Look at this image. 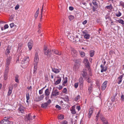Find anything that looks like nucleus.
Wrapping results in <instances>:
<instances>
[{"label": "nucleus", "mask_w": 124, "mask_h": 124, "mask_svg": "<svg viewBox=\"0 0 124 124\" xmlns=\"http://www.w3.org/2000/svg\"><path fill=\"white\" fill-rule=\"evenodd\" d=\"M29 61V57H25L22 60L21 62L22 66L23 68H25L27 66Z\"/></svg>", "instance_id": "1"}, {"label": "nucleus", "mask_w": 124, "mask_h": 124, "mask_svg": "<svg viewBox=\"0 0 124 124\" xmlns=\"http://www.w3.org/2000/svg\"><path fill=\"white\" fill-rule=\"evenodd\" d=\"M11 117L8 116L6 117H4V119L2 120L0 122L1 124H9L10 119Z\"/></svg>", "instance_id": "2"}, {"label": "nucleus", "mask_w": 124, "mask_h": 124, "mask_svg": "<svg viewBox=\"0 0 124 124\" xmlns=\"http://www.w3.org/2000/svg\"><path fill=\"white\" fill-rule=\"evenodd\" d=\"M106 63V62L105 61H104L103 64H101L100 66V67L101 68V72L102 73L104 71H106L107 70V66H104Z\"/></svg>", "instance_id": "3"}, {"label": "nucleus", "mask_w": 124, "mask_h": 124, "mask_svg": "<svg viewBox=\"0 0 124 124\" xmlns=\"http://www.w3.org/2000/svg\"><path fill=\"white\" fill-rule=\"evenodd\" d=\"M67 33L68 34L67 35L68 38L70 40L72 41H74V34L72 33H71L69 32H67Z\"/></svg>", "instance_id": "4"}, {"label": "nucleus", "mask_w": 124, "mask_h": 124, "mask_svg": "<svg viewBox=\"0 0 124 124\" xmlns=\"http://www.w3.org/2000/svg\"><path fill=\"white\" fill-rule=\"evenodd\" d=\"M84 82V80L83 78L81 77L78 80V82L80 88H82Z\"/></svg>", "instance_id": "5"}, {"label": "nucleus", "mask_w": 124, "mask_h": 124, "mask_svg": "<svg viewBox=\"0 0 124 124\" xmlns=\"http://www.w3.org/2000/svg\"><path fill=\"white\" fill-rule=\"evenodd\" d=\"M39 60V58L38 55V53H36L35 54L34 64H37L38 63Z\"/></svg>", "instance_id": "6"}, {"label": "nucleus", "mask_w": 124, "mask_h": 124, "mask_svg": "<svg viewBox=\"0 0 124 124\" xmlns=\"http://www.w3.org/2000/svg\"><path fill=\"white\" fill-rule=\"evenodd\" d=\"M81 74L83 77L85 78H86L88 77L87 73V70H83L81 72Z\"/></svg>", "instance_id": "7"}, {"label": "nucleus", "mask_w": 124, "mask_h": 124, "mask_svg": "<svg viewBox=\"0 0 124 124\" xmlns=\"http://www.w3.org/2000/svg\"><path fill=\"white\" fill-rule=\"evenodd\" d=\"M59 94L58 91L57 90H54L52 92L51 97L52 96L54 97L58 95Z\"/></svg>", "instance_id": "8"}, {"label": "nucleus", "mask_w": 124, "mask_h": 124, "mask_svg": "<svg viewBox=\"0 0 124 124\" xmlns=\"http://www.w3.org/2000/svg\"><path fill=\"white\" fill-rule=\"evenodd\" d=\"M12 57L10 56H7L6 60V65L9 66L10 64Z\"/></svg>", "instance_id": "9"}, {"label": "nucleus", "mask_w": 124, "mask_h": 124, "mask_svg": "<svg viewBox=\"0 0 124 124\" xmlns=\"http://www.w3.org/2000/svg\"><path fill=\"white\" fill-rule=\"evenodd\" d=\"M83 62L85 64L86 67L87 68H90L89 62L87 59L86 58H85L83 61Z\"/></svg>", "instance_id": "10"}, {"label": "nucleus", "mask_w": 124, "mask_h": 124, "mask_svg": "<svg viewBox=\"0 0 124 124\" xmlns=\"http://www.w3.org/2000/svg\"><path fill=\"white\" fill-rule=\"evenodd\" d=\"M108 82V81H106L102 84L101 87V89L102 90H104L107 87V85Z\"/></svg>", "instance_id": "11"}, {"label": "nucleus", "mask_w": 124, "mask_h": 124, "mask_svg": "<svg viewBox=\"0 0 124 124\" xmlns=\"http://www.w3.org/2000/svg\"><path fill=\"white\" fill-rule=\"evenodd\" d=\"M44 53L45 54L47 55V57H49L50 56V55L51 54L50 50H49L48 49L44 51Z\"/></svg>", "instance_id": "12"}, {"label": "nucleus", "mask_w": 124, "mask_h": 124, "mask_svg": "<svg viewBox=\"0 0 124 124\" xmlns=\"http://www.w3.org/2000/svg\"><path fill=\"white\" fill-rule=\"evenodd\" d=\"M124 75V74H123V75L119 76V77L118 78L117 82L118 84H119L122 82V78H123V76Z\"/></svg>", "instance_id": "13"}, {"label": "nucleus", "mask_w": 124, "mask_h": 124, "mask_svg": "<svg viewBox=\"0 0 124 124\" xmlns=\"http://www.w3.org/2000/svg\"><path fill=\"white\" fill-rule=\"evenodd\" d=\"M11 47L10 46H8L6 50L5 54L6 55H8L10 53V50L11 49Z\"/></svg>", "instance_id": "14"}, {"label": "nucleus", "mask_w": 124, "mask_h": 124, "mask_svg": "<svg viewBox=\"0 0 124 124\" xmlns=\"http://www.w3.org/2000/svg\"><path fill=\"white\" fill-rule=\"evenodd\" d=\"M93 111V108L92 107H91L90 108V109L88 114V117L90 118L92 116Z\"/></svg>", "instance_id": "15"}, {"label": "nucleus", "mask_w": 124, "mask_h": 124, "mask_svg": "<svg viewBox=\"0 0 124 124\" xmlns=\"http://www.w3.org/2000/svg\"><path fill=\"white\" fill-rule=\"evenodd\" d=\"M57 78L58 79L54 83V84L55 85H57L59 84L60 83L61 80V77H57Z\"/></svg>", "instance_id": "16"}, {"label": "nucleus", "mask_w": 124, "mask_h": 124, "mask_svg": "<svg viewBox=\"0 0 124 124\" xmlns=\"http://www.w3.org/2000/svg\"><path fill=\"white\" fill-rule=\"evenodd\" d=\"M100 118L101 119L103 122L104 124H107V122L104 117L102 116H101Z\"/></svg>", "instance_id": "17"}, {"label": "nucleus", "mask_w": 124, "mask_h": 124, "mask_svg": "<svg viewBox=\"0 0 124 124\" xmlns=\"http://www.w3.org/2000/svg\"><path fill=\"white\" fill-rule=\"evenodd\" d=\"M33 45V42L32 41H31L30 42L28 43V46L30 50H31Z\"/></svg>", "instance_id": "18"}, {"label": "nucleus", "mask_w": 124, "mask_h": 124, "mask_svg": "<svg viewBox=\"0 0 124 124\" xmlns=\"http://www.w3.org/2000/svg\"><path fill=\"white\" fill-rule=\"evenodd\" d=\"M52 52L57 55H60L61 54V52H59L58 50H56L54 49L52 50Z\"/></svg>", "instance_id": "19"}, {"label": "nucleus", "mask_w": 124, "mask_h": 124, "mask_svg": "<svg viewBox=\"0 0 124 124\" xmlns=\"http://www.w3.org/2000/svg\"><path fill=\"white\" fill-rule=\"evenodd\" d=\"M71 53L72 55L73 56H76L77 54V51L74 49H72L71 51Z\"/></svg>", "instance_id": "20"}, {"label": "nucleus", "mask_w": 124, "mask_h": 124, "mask_svg": "<svg viewBox=\"0 0 124 124\" xmlns=\"http://www.w3.org/2000/svg\"><path fill=\"white\" fill-rule=\"evenodd\" d=\"M50 92L48 89H47L45 91V94L46 96H49Z\"/></svg>", "instance_id": "21"}, {"label": "nucleus", "mask_w": 124, "mask_h": 124, "mask_svg": "<svg viewBox=\"0 0 124 124\" xmlns=\"http://www.w3.org/2000/svg\"><path fill=\"white\" fill-rule=\"evenodd\" d=\"M19 112L21 113H24V111L23 108L22 107H20L18 109Z\"/></svg>", "instance_id": "22"}, {"label": "nucleus", "mask_w": 124, "mask_h": 124, "mask_svg": "<svg viewBox=\"0 0 124 124\" xmlns=\"http://www.w3.org/2000/svg\"><path fill=\"white\" fill-rule=\"evenodd\" d=\"M71 113L73 114H75L76 113V111L75 110V106H73L71 109Z\"/></svg>", "instance_id": "23"}, {"label": "nucleus", "mask_w": 124, "mask_h": 124, "mask_svg": "<svg viewBox=\"0 0 124 124\" xmlns=\"http://www.w3.org/2000/svg\"><path fill=\"white\" fill-rule=\"evenodd\" d=\"M53 72L56 73H58L60 71V70L59 69L52 68Z\"/></svg>", "instance_id": "24"}, {"label": "nucleus", "mask_w": 124, "mask_h": 124, "mask_svg": "<svg viewBox=\"0 0 124 124\" xmlns=\"http://www.w3.org/2000/svg\"><path fill=\"white\" fill-rule=\"evenodd\" d=\"M83 34H84V37L85 39H89L90 37V35L89 34L85 32L83 33Z\"/></svg>", "instance_id": "25"}, {"label": "nucleus", "mask_w": 124, "mask_h": 124, "mask_svg": "<svg viewBox=\"0 0 124 124\" xmlns=\"http://www.w3.org/2000/svg\"><path fill=\"white\" fill-rule=\"evenodd\" d=\"M58 118L59 119L62 120L64 118V116L63 114H59L58 116Z\"/></svg>", "instance_id": "26"}, {"label": "nucleus", "mask_w": 124, "mask_h": 124, "mask_svg": "<svg viewBox=\"0 0 124 124\" xmlns=\"http://www.w3.org/2000/svg\"><path fill=\"white\" fill-rule=\"evenodd\" d=\"M12 87H9V90L8 92V96H9L10 95L12 92Z\"/></svg>", "instance_id": "27"}, {"label": "nucleus", "mask_w": 124, "mask_h": 124, "mask_svg": "<svg viewBox=\"0 0 124 124\" xmlns=\"http://www.w3.org/2000/svg\"><path fill=\"white\" fill-rule=\"evenodd\" d=\"M92 84L91 85H90L89 86L88 88V91L89 94L91 92L92 89Z\"/></svg>", "instance_id": "28"}, {"label": "nucleus", "mask_w": 124, "mask_h": 124, "mask_svg": "<svg viewBox=\"0 0 124 124\" xmlns=\"http://www.w3.org/2000/svg\"><path fill=\"white\" fill-rule=\"evenodd\" d=\"M92 2L93 4L94 5L95 7L97 8L98 6V4L96 2V0H93V1Z\"/></svg>", "instance_id": "29"}, {"label": "nucleus", "mask_w": 124, "mask_h": 124, "mask_svg": "<svg viewBox=\"0 0 124 124\" xmlns=\"http://www.w3.org/2000/svg\"><path fill=\"white\" fill-rule=\"evenodd\" d=\"M37 64H34V73H36V71L37 70Z\"/></svg>", "instance_id": "30"}, {"label": "nucleus", "mask_w": 124, "mask_h": 124, "mask_svg": "<svg viewBox=\"0 0 124 124\" xmlns=\"http://www.w3.org/2000/svg\"><path fill=\"white\" fill-rule=\"evenodd\" d=\"M47 105V104L46 102L42 104L41 106L42 108H45L46 107Z\"/></svg>", "instance_id": "31"}, {"label": "nucleus", "mask_w": 124, "mask_h": 124, "mask_svg": "<svg viewBox=\"0 0 124 124\" xmlns=\"http://www.w3.org/2000/svg\"><path fill=\"white\" fill-rule=\"evenodd\" d=\"M118 22L120 23L123 25L124 26V21L122 19H120L118 20Z\"/></svg>", "instance_id": "32"}, {"label": "nucleus", "mask_w": 124, "mask_h": 124, "mask_svg": "<svg viewBox=\"0 0 124 124\" xmlns=\"http://www.w3.org/2000/svg\"><path fill=\"white\" fill-rule=\"evenodd\" d=\"M94 51L93 50H92L90 51V54L91 57H92L93 56L94 54Z\"/></svg>", "instance_id": "33"}, {"label": "nucleus", "mask_w": 124, "mask_h": 124, "mask_svg": "<svg viewBox=\"0 0 124 124\" xmlns=\"http://www.w3.org/2000/svg\"><path fill=\"white\" fill-rule=\"evenodd\" d=\"M30 114H29L28 115H27L25 117V119H27L28 120H30Z\"/></svg>", "instance_id": "34"}, {"label": "nucleus", "mask_w": 124, "mask_h": 124, "mask_svg": "<svg viewBox=\"0 0 124 124\" xmlns=\"http://www.w3.org/2000/svg\"><path fill=\"white\" fill-rule=\"evenodd\" d=\"M80 96L79 95H78L75 97V101H77L78 100H79L80 99Z\"/></svg>", "instance_id": "35"}, {"label": "nucleus", "mask_w": 124, "mask_h": 124, "mask_svg": "<svg viewBox=\"0 0 124 124\" xmlns=\"http://www.w3.org/2000/svg\"><path fill=\"white\" fill-rule=\"evenodd\" d=\"M87 78H88L86 80L87 82L88 83H90L91 84H91H92V82H93V81H92L91 79L88 77Z\"/></svg>", "instance_id": "36"}, {"label": "nucleus", "mask_w": 124, "mask_h": 124, "mask_svg": "<svg viewBox=\"0 0 124 124\" xmlns=\"http://www.w3.org/2000/svg\"><path fill=\"white\" fill-rule=\"evenodd\" d=\"M26 97L27 99L26 101L27 102H28V100H29L30 99L29 94V93H27L26 94Z\"/></svg>", "instance_id": "37"}, {"label": "nucleus", "mask_w": 124, "mask_h": 124, "mask_svg": "<svg viewBox=\"0 0 124 124\" xmlns=\"http://www.w3.org/2000/svg\"><path fill=\"white\" fill-rule=\"evenodd\" d=\"M18 75H16V76L15 80L16 82L17 83L19 82V80L18 79Z\"/></svg>", "instance_id": "38"}, {"label": "nucleus", "mask_w": 124, "mask_h": 124, "mask_svg": "<svg viewBox=\"0 0 124 124\" xmlns=\"http://www.w3.org/2000/svg\"><path fill=\"white\" fill-rule=\"evenodd\" d=\"M9 68L8 66H7V65H6V67L5 69V72L6 73H7L8 71Z\"/></svg>", "instance_id": "39"}, {"label": "nucleus", "mask_w": 124, "mask_h": 124, "mask_svg": "<svg viewBox=\"0 0 124 124\" xmlns=\"http://www.w3.org/2000/svg\"><path fill=\"white\" fill-rule=\"evenodd\" d=\"M80 53L81 56L82 57H84L85 56V53L83 52H80Z\"/></svg>", "instance_id": "40"}, {"label": "nucleus", "mask_w": 124, "mask_h": 124, "mask_svg": "<svg viewBox=\"0 0 124 124\" xmlns=\"http://www.w3.org/2000/svg\"><path fill=\"white\" fill-rule=\"evenodd\" d=\"M120 5L123 7L124 8V2L122 1H120L119 2Z\"/></svg>", "instance_id": "41"}, {"label": "nucleus", "mask_w": 124, "mask_h": 124, "mask_svg": "<svg viewBox=\"0 0 124 124\" xmlns=\"http://www.w3.org/2000/svg\"><path fill=\"white\" fill-rule=\"evenodd\" d=\"M74 18V17L72 15L69 16V18L70 21H71V20H73Z\"/></svg>", "instance_id": "42"}, {"label": "nucleus", "mask_w": 124, "mask_h": 124, "mask_svg": "<svg viewBox=\"0 0 124 124\" xmlns=\"http://www.w3.org/2000/svg\"><path fill=\"white\" fill-rule=\"evenodd\" d=\"M67 89L66 88H65L63 89L62 91V92L64 93H67Z\"/></svg>", "instance_id": "43"}, {"label": "nucleus", "mask_w": 124, "mask_h": 124, "mask_svg": "<svg viewBox=\"0 0 124 124\" xmlns=\"http://www.w3.org/2000/svg\"><path fill=\"white\" fill-rule=\"evenodd\" d=\"M80 60L79 59L76 60L75 61V62L77 63H80Z\"/></svg>", "instance_id": "44"}, {"label": "nucleus", "mask_w": 124, "mask_h": 124, "mask_svg": "<svg viewBox=\"0 0 124 124\" xmlns=\"http://www.w3.org/2000/svg\"><path fill=\"white\" fill-rule=\"evenodd\" d=\"M45 96L43 94L41 95L39 97V99L40 100H42Z\"/></svg>", "instance_id": "45"}, {"label": "nucleus", "mask_w": 124, "mask_h": 124, "mask_svg": "<svg viewBox=\"0 0 124 124\" xmlns=\"http://www.w3.org/2000/svg\"><path fill=\"white\" fill-rule=\"evenodd\" d=\"M39 13L38 12V11H36L34 15V17L35 19H36L38 16Z\"/></svg>", "instance_id": "46"}, {"label": "nucleus", "mask_w": 124, "mask_h": 124, "mask_svg": "<svg viewBox=\"0 0 124 124\" xmlns=\"http://www.w3.org/2000/svg\"><path fill=\"white\" fill-rule=\"evenodd\" d=\"M55 107L58 108L59 110H60L61 109V107L58 105H57L55 106Z\"/></svg>", "instance_id": "47"}, {"label": "nucleus", "mask_w": 124, "mask_h": 124, "mask_svg": "<svg viewBox=\"0 0 124 124\" xmlns=\"http://www.w3.org/2000/svg\"><path fill=\"white\" fill-rule=\"evenodd\" d=\"M121 15V13L119 11H118V14L116 15V16L117 17H119Z\"/></svg>", "instance_id": "48"}, {"label": "nucleus", "mask_w": 124, "mask_h": 124, "mask_svg": "<svg viewBox=\"0 0 124 124\" xmlns=\"http://www.w3.org/2000/svg\"><path fill=\"white\" fill-rule=\"evenodd\" d=\"M44 88H42L41 89L39 90V93L40 94H41L43 93V89Z\"/></svg>", "instance_id": "49"}, {"label": "nucleus", "mask_w": 124, "mask_h": 124, "mask_svg": "<svg viewBox=\"0 0 124 124\" xmlns=\"http://www.w3.org/2000/svg\"><path fill=\"white\" fill-rule=\"evenodd\" d=\"M78 85L79 84L78 83H75L74 84V86L75 88H77L78 86Z\"/></svg>", "instance_id": "50"}, {"label": "nucleus", "mask_w": 124, "mask_h": 124, "mask_svg": "<svg viewBox=\"0 0 124 124\" xmlns=\"http://www.w3.org/2000/svg\"><path fill=\"white\" fill-rule=\"evenodd\" d=\"M43 8H44V5H43L42 6V8L41 10V19L42 17V12H43Z\"/></svg>", "instance_id": "51"}, {"label": "nucleus", "mask_w": 124, "mask_h": 124, "mask_svg": "<svg viewBox=\"0 0 124 124\" xmlns=\"http://www.w3.org/2000/svg\"><path fill=\"white\" fill-rule=\"evenodd\" d=\"M8 24H6L4 26V29L5 30L6 29L8 28Z\"/></svg>", "instance_id": "52"}, {"label": "nucleus", "mask_w": 124, "mask_h": 124, "mask_svg": "<svg viewBox=\"0 0 124 124\" xmlns=\"http://www.w3.org/2000/svg\"><path fill=\"white\" fill-rule=\"evenodd\" d=\"M106 7L107 9H111L112 8L111 6V5L107 6Z\"/></svg>", "instance_id": "53"}, {"label": "nucleus", "mask_w": 124, "mask_h": 124, "mask_svg": "<svg viewBox=\"0 0 124 124\" xmlns=\"http://www.w3.org/2000/svg\"><path fill=\"white\" fill-rule=\"evenodd\" d=\"M51 102V101L50 100H49L46 102V103L47 104V105L50 104Z\"/></svg>", "instance_id": "54"}, {"label": "nucleus", "mask_w": 124, "mask_h": 124, "mask_svg": "<svg viewBox=\"0 0 124 124\" xmlns=\"http://www.w3.org/2000/svg\"><path fill=\"white\" fill-rule=\"evenodd\" d=\"M67 79L66 80H65L64 81H63V85H64L65 84H66L67 82Z\"/></svg>", "instance_id": "55"}, {"label": "nucleus", "mask_w": 124, "mask_h": 124, "mask_svg": "<svg viewBox=\"0 0 124 124\" xmlns=\"http://www.w3.org/2000/svg\"><path fill=\"white\" fill-rule=\"evenodd\" d=\"M76 108V109L78 110V111H79L80 109V107L79 106H77Z\"/></svg>", "instance_id": "56"}, {"label": "nucleus", "mask_w": 124, "mask_h": 124, "mask_svg": "<svg viewBox=\"0 0 124 124\" xmlns=\"http://www.w3.org/2000/svg\"><path fill=\"white\" fill-rule=\"evenodd\" d=\"M14 23H12L10 24V27L11 28H12L13 27V26H14Z\"/></svg>", "instance_id": "57"}, {"label": "nucleus", "mask_w": 124, "mask_h": 124, "mask_svg": "<svg viewBox=\"0 0 124 124\" xmlns=\"http://www.w3.org/2000/svg\"><path fill=\"white\" fill-rule=\"evenodd\" d=\"M69 9L70 10L72 11L73 10L74 8L73 7L70 6L69 7Z\"/></svg>", "instance_id": "58"}, {"label": "nucleus", "mask_w": 124, "mask_h": 124, "mask_svg": "<svg viewBox=\"0 0 124 124\" xmlns=\"http://www.w3.org/2000/svg\"><path fill=\"white\" fill-rule=\"evenodd\" d=\"M22 45L21 44H19V46H18V48L19 49H20L21 48Z\"/></svg>", "instance_id": "59"}, {"label": "nucleus", "mask_w": 124, "mask_h": 124, "mask_svg": "<svg viewBox=\"0 0 124 124\" xmlns=\"http://www.w3.org/2000/svg\"><path fill=\"white\" fill-rule=\"evenodd\" d=\"M19 6L18 5H17L15 7V9L16 10H17L18 9Z\"/></svg>", "instance_id": "60"}, {"label": "nucleus", "mask_w": 124, "mask_h": 124, "mask_svg": "<svg viewBox=\"0 0 124 124\" xmlns=\"http://www.w3.org/2000/svg\"><path fill=\"white\" fill-rule=\"evenodd\" d=\"M87 23V21L86 20H85L82 23L83 24L85 25V24Z\"/></svg>", "instance_id": "61"}, {"label": "nucleus", "mask_w": 124, "mask_h": 124, "mask_svg": "<svg viewBox=\"0 0 124 124\" xmlns=\"http://www.w3.org/2000/svg\"><path fill=\"white\" fill-rule=\"evenodd\" d=\"M48 49V48H47V47L46 46H44V51H45V50H47Z\"/></svg>", "instance_id": "62"}, {"label": "nucleus", "mask_w": 124, "mask_h": 124, "mask_svg": "<svg viewBox=\"0 0 124 124\" xmlns=\"http://www.w3.org/2000/svg\"><path fill=\"white\" fill-rule=\"evenodd\" d=\"M121 98L122 100H124V95H123V94L121 95Z\"/></svg>", "instance_id": "63"}, {"label": "nucleus", "mask_w": 124, "mask_h": 124, "mask_svg": "<svg viewBox=\"0 0 124 124\" xmlns=\"http://www.w3.org/2000/svg\"><path fill=\"white\" fill-rule=\"evenodd\" d=\"M68 122L67 121H64L63 122L62 124H67Z\"/></svg>", "instance_id": "64"}]
</instances>
